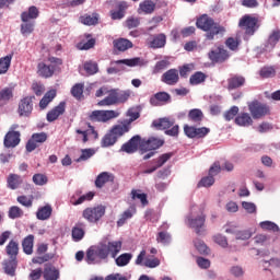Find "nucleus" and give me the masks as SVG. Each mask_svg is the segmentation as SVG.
I'll use <instances>...</instances> for the list:
<instances>
[{"label": "nucleus", "instance_id": "nucleus-34", "mask_svg": "<svg viewBox=\"0 0 280 280\" xmlns=\"http://www.w3.org/2000/svg\"><path fill=\"white\" fill-rule=\"evenodd\" d=\"M51 213H54V208H51V205H46L38 208L36 218L42 221L49 220V218H51Z\"/></svg>", "mask_w": 280, "mask_h": 280}, {"label": "nucleus", "instance_id": "nucleus-11", "mask_svg": "<svg viewBox=\"0 0 280 280\" xmlns=\"http://www.w3.org/2000/svg\"><path fill=\"white\" fill-rule=\"evenodd\" d=\"M248 110L253 119H261V117H266V115L270 114L268 105L260 103L259 101L248 103Z\"/></svg>", "mask_w": 280, "mask_h": 280}, {"label": "nucleus", "instance_id": "nucleus-32", "mask_svg": "<svg viewBox=\"0 0 280 280\" xmlns=\"http://www.w3.org/2000/svg\"><path fill=\"white\" fill-rule=\"evenodd\" d=\"M108 95L98 102V106H115L117 104V90L107 91Z\"/></svg>", "mask_w": 280, "mask_h": 280}, {"label": "nucleus", "instance_id": "nucleus-12", "mask_svg": "<svg viewBox=\"0 0 280 280\" xmlns=\"http://www.w3.org/2000/svg\"><path fill=\"white\" fill-rule=\"evenodd\" d=\"M165 140L156 137H150L148 140L143 139L140 143V152L141 154H145V152H152V150L163 148Z\"/></svg>", "mask_w": 280, "mask_h": 280}, {"label": "nucleus", "instance_id": "nucleus-42", "mask_svg": "<svg viewBox=\"0 0 280 280\" xmlns=\"http://www.w3.org/2000/svg\"><path fill=\"white\" fill-rule=\"evenodd\" d=\"M259 75L262 80H268V78H275L277 75V69L275 66H265L259 70Z\"/></svg>", "mask_w": 280, "mask_h": 280}, {"label": "nucleus", "instance_id": "nucleus-9", "mask_svg": "<svg viewBox=\"0 0 280 280\" xmlns=\"http://www.w3.org/2000/svg\"><path fill=\"white\" fill-rule=\"evenodd\" d=\"M188 226L190 229H194L195 233L198 235H202L205 231V222H207V215L202 211V209H199V214L197 217L188 215Z\"/></svg>", "mask_w": 280, "mask_h": 280}, {"label": "nucleus", "instance_id": "nucleus-13", "mask_svg": "<svg viewBox=\"0 0 280 280\" xmlns=\"http://www.w3.org/2000/svg\"><path fill=\"white\" fill-rule=\"evenodd\" d=\"M184 132L188 139H205V137L211 132V129L207 127L197 128L194 126L185 125Z\"/></svg>", "mask_w": 280, "mask_h": 280}, {"label": "nucleus", "instance_id": "nucleus-28", "mask_svg": "<svg viewBox=\"0 0 280 280\" xmlns=\"http://www.w3.org/2000/svg\"><path fill=\"white\" fill-rule=\"evenodd\" d=\"M19 266V260L16 258H9L4 260L3 268L5 275H9V277H14L16 275V268Z\"/></svg>", "mask_w": 280, "mask_h": 280}, {"label": "nucleus", "instance_id": "nucleus-6", "mask_svg": "<svg viewBox=\"0 0 280 280\" xmlns=\"http://www.w3.org/2000/svg\"><path fill=\"white\" fill-rule=\"evenodd\" d=\"M152 127L156 130H165V135L168 137H178L179 127L178 125H174V120H171L170 118L153 120Z\"/></svg>", "mask_w": 280, "mask_h": 280}, {"label": "nucleus", "instance_id": "nucleus-55", "mask_svg": "<svg viewBox=\"0 0 280 280\" xmlns=\"http://www.w3.org/2000/svg\"><path fill=\"white\" fill-rule=\"evenodd\" d=\"M10 220H16L23 218V210L19 206H13L9 209Z\"/></svg>", "mask_w": 280, "mask_h": 280}, {"label": "nucleus", "instance_id": "nucleus-8", "mask_svg": "<svg viewBox=\"0 0 280 280\" xmlns=\"http://www.w3.org/2000/svg\"><path fill=\"white\" fill-rule=\"evenodd\" d=\"M106 214V207L98 205L96 207H88L82 212V218L91 224H97L101 218Z\"/></svg>", "mask_w": 280, "mask_h": 280}, {"label": "nucleus", "instance_id": "nucleus-35", "mask_svg": "<svg viewBox=\"0 0 280 280\" xmlns=\"http://www.w3.org/2000/svg\"><path fill=\"white\" fill-rule=\"evenodd\" d=\"M5 253L10 259H16L19 257V243L11 240L5 246Z\"/></svg>", "mask_w": 280, "mask_h": 280}, {"label": "nucleus", "instance_id": "nucleus-30", "mask_svg": "<svg viewBox=\"0 0 280 280\" xmlns=\"http://www.w3.org/2000/svg\"><path fill=\"white\" fill-rule=\"evenodd\" d=\"M156 10V3L152 0H144L139 4L138 14H152Z\"/></svg>", "mask_w": 280, "mask_h": 280}, {"label": "nucleus", "instance_id": "nucleus-1", "mask_svg": "<svg viewBox=\"0 0 280 280\" xmlns=\"http://www.w3.org/2000/svg\"><path fill=\"white\" fill-rule=\"evenodd\" d=\"M121 241H112L98 243L97 245H92L85 253V261L89 265L102 264L106 261L108 256L112 259H117V255L121 253Z\"/></svg>", "mask_w": 280, "mask_h": 280}, {"label": "nucleus", "instance_id": "nucleus-51", "mask_svg": "<svg viewBox=\"0 0 280 280\" xmlns=\"http://www.w3.org/2000/svg\"><path fill=\"white\" fill-rule=\"evenodd\" d=\"M131 259H132V254H130V253L121 254L115 260L116 261V266H118L119 268H124V266H128V264H130Z\"/></svg>", "mask_w": 280, "mask_h": 280}, {"label": "nucleus", "instance_id": "nucleus-25", "mask_svg": "<svg viewBox=\"0 0 280 280\" xmlns=\"http://www.w3.org/2000/svg\"><path fill=\"white\" fill-rule=\"evenodd\" d=\"M246 84V78L242 75H233L230 79H228V90L229 91H235V89H241V86H244Z\"/></svg>", "mask_w": 280, "mask_h": 280}, {"label": "nucleus", "instance_id": "nucleus-58", "mask_svg": "<svg viewBox=\"0 0 280 280\" xmlns=\"http://www.w3.org/2000/svg\"><path fill=\"white\" fill-rule=\"evenodd\" d=\"M125 25L128 30H135V27L141 25V20L139 18L130 16L125 21Z\"/></svg>", "mask_w": 280, "mask_h": 280}, {"label": "nucleus", "instance_id": "nucleus-23", "mask_svg": "<svg viewBox=\"0 0 280 280\" xmlns=\"http://www.w3.org/2000/svg\"><path fill=\"white\" fill-rule=\"evenodd\" d=\"M127 117H129V119H125L121 122V127L127 131L130 132V126H132V121H137V119H139V117H141V114H139V112L135 108H130L127 112Z\"/></svg>", "mask_w": 280, "mask_h": 280}, {"label": "nucleus", "instance_id": "nucleus-54", "mask_svg": "<svg viewBox=\"0 0 280 280\" xmlns=\"http://www.w3.org/2000/svg\"><path fill=\"white\" fill-rule=\"evenodd\" d=\"M130 98V91L116 90V102L117 104H125Z\"/></svg>", "mask_w": 280, "mask_h": 280}, {"label": "nucleus", "instance_id": "nucleus-40", "mask_svg": "<svg viewBox=\"0 0 280 280\" xmlns=\"http://www.w3.org/2000/svg\"><path fill=\"white\" fill-rule=\"evenodd\" d=\"M22 248L25 255H32L34 253V235L30 234L23 240Z\"/></svg>", "mask_w": 280, "mask_h": 280}, {"label": "nucleus", "instance_id": "nucleus-41", "mask_svg": "<svg viewBox=\"0 0 280 280\" xmlns=\"http://www.w3.org/2000/svg\"><path fill=\"white\" fill-rule=\"evenodd\" d=\"M137 213V210L135 208H129L125 210L121 214L120 218L117 221V226H124L128 220L132 219V217Z\"/></svg>", "mask_w": 280, "mask_h": 280}, {"label": "nucleus", "instance_id": "nucleus-63", "mask_svg": "<svg viewBox=\"0 0 280 280\" xmlns=\"http://www.w3.org/2000/svg\"><path fill=\"white\" fill-rule=\"evenodd\" d=\"M147 222H152V224L159 222L160 215L154 210H148L144 214Z\"/></svg>", "mask_w": 280, "mask_h": 280}, {"label": "nucleus", "instance_id": "nucleus-26", "mask_svg": "<svg viewBox=\"0 0 280 280\" xmlns=\"http://www.w3.org/2000/svg\"><path fill=\"white\" fill-rule=\"evenodd\" d=\"M113 180H115V176L113 174L108 172H102L95 179V187L97 189H102L106 183H113Z\"/></svg>", "mask_w": 280, "mask_h": 280}, {"label": "nucleus", "instance_id": "nucleus-56", "mask_svg": "<svg viewBox=\"0 0 280 280\" xmlns=\"http://www.w3.org/2000/svg\"><path fill=\"white\" fill-rule=\"evenodd\" d=\"M156 242L158 244H164L165 246L172 242V235L167 232H159L156 235Z\"/></svg>", "mask_w": 280, "mask_h": 280}, {"label": "nucleus", "instance_id": "nucleus-43", "mask_svg": "<svg viewBox=\"0 0 280 280\" xmlns=\"http://www.w3.org/2000/svg\"><path fill=\"white\" fill-rule=\"evenodd\" d=\"M7 183H8L9 189H19V187L23 183V179L20 177V175L10 174L7 179Z\"/></svg>", "mask_w": 280, "mask_h": 280}, {"label": "nucleus", "instance_id": "nucleus-3", "mask_svg": "<svg viewBox=\"0 0 280 280\" xmlns=\"http://www.w3.org/2000/svg\"><path fill=\"white\" fill-rule=\"evenodd\" d=\"M40 11L35 5L28 8V11H24L21 13V28L20 32L23 36H30V34L34 33V21L37 16H39Z\"/></svg>", "mask_w": 280, "mask_h": 280}, {"label": "nucleus", "instance_id": "nucleus-22", "mask_svg": "<svg viewBox=\"0 0 280 280\" xmlns=\"http://www.w3.org/2000/svg\"><path fill=\"white\" fill-rule=\"evenodd\" d=\"M21 143V131H9L4 137V148H16Z\"/></svg>", "mask_w": 280, "mask_h": 280}, {"label": "nucleus", "instance_id": "nucleus-48", "mask_svg": "<svg viewBox=\"0 0 280 280\" xmlns=\"http://www.w3.org/2000/svg\"><path fill=\"white\" fill-rule=\"evenodd\" d=\"M71 95L75 100H82L84 97V83H75L71 89Z\"/></svg>", "mask_w": 280, "mask_h": 280}, {"label": "nucleus", "instance_id": "nucleus-17", "mask_svg": "<svg viewBox=\"0 0 280 280\" xmlns=\"http://www.w3.org/2000/svg\"><path fill=\"white\" fill-rule=\"evenodd\" d=\"M45 141H47V133H33L26 143V152H34V150H36L40 143H45Z\"/></svg>", "mask_w": 280, "mask_h": 280}, {"label": "nucleus", "instance_id": "nucleus-60", "mask_svg": "<svg viewBox=\"0 0 280 280\" xmlns=\"http://www.w3.org/2000/svg\"><path fill=\"white\" fill-rule=\"evenodd\" d=\"M93 154H95V151L93 149H83L81 151L80 158L77 159V163H80L82 161H89V159H91V156H93Z\"/></svg>", "mask_w": 280, "mask_h": 280}, {"label": "nucleus", "instance_id": "nucleus-38", "mask_svg": "<svg viewBox=\"0 0 280 280\" xmlns=\"http://www.w3.org/2000/svg\"><path fill=\"white\" fill-rule=\"evenodd\" d=\"M56 97V90H50L48 91L44 97L39 101V108L42 110H45V108H47V106H49V104H51V102H54Z\"/></svg>", "mask_w": 280, "mask_h": 280}, {"label": "nucleus", "instance_id": "nucleus-7", "mask_svg": "<svg viewBox=\"0 0 280 280\" xmlns=\"http://www.w3.org/2000/svg\"><path fill=\"white\" fill-rule=\"evenodd\" d=\"M238 27L244 30L247 36H254L255 32L259 30V18H255L250 14H245L238 21Z\"/></svg>", "mask_w": 280, "mask_h": 280}, {"label": "nucleus", "instance_id": "nucleus-20", "mask_svg": "<svg viewBox=\"0 0 280 280\" xmlns=\"http://www.w3.org/2000/svg\"><path fill=\"white\" fill-rule=\"evenodd\" d=\"M179 80L180 77L178 74V70L176 69H170L161 77V81L168 86H175V84H178Z\"/></svg>", "mask_w": 280, "mask_h": 280}, {"label": "nucleus", "instance_id": "nucleus-61", "mask_svg": "<svg viewBox=\"0 0 280 280\" xmlns=\"http://www.w3.org/2000/svg\"><path fill=\"white\" fill-rule=\"evenodd\" d=\"M170 67V61L168 60H160L155 63L153 68V73H161V71H165Z\"/></svg>", "mask_w": 280, "mask_h": 280}, {"label": "nucleus", "instance_id": "nucleus-16", "mask_svg": "<svg viewBox=\"0 0 280 280\" xmlns=\"http://www.w3.org/2000/svg\"><path fill=\"white\" fill-rule=\"evenodd\" d=\"M93 198H95V192L89 191L88 194L83 195L82 189H79L70 198V202L71 205H73V207H78V205H84V202H91Z\"/></svg>", "mask_w": 280, "mask_h": 280}, {"label": "nucleus", "instance_id": "nucleus-57", "mask_svg": "<svg viewBox=\"0 0 280 280\" xmlns=\"http://www.w3.org/2000/svg\"><path fill=\"white\" fill-rule=\"evenodd\" d=\"M195 248L200 253V255H209V253H211V249H209L207 244L200 240L195 241Z\"/></svg>", "mask_w": 280, "mask_h": 280}, {"label": "nucleus", "instance_id": "nucleus-4", "mask_svg": "<svg viewBox=\"0 0 280 280\" xmlns=\"http://www.w3.org/2000/svg\"><path fill=\"white\" fill-rule=\"evenodd\" d=\"M48 62H50V65H47L45 61L37 65V75H39V78H52L58 67L62 65V59L58 57H48Z\"/></svg>", "mask_w": 280, "mask_h": 280}, {"label": "nucleus", "instance_id": "nucleus-33", "mask_svg": "<svg viewBox=\"0 0 280 280\" xmlns=\"http://www.w3.org/2000/svg\"><path fill=\"white\" fill-rule=\"evenodd\" d=\"M236 126H242L243 128H248V126H253V117L248 113H241L235 118Z\"/></svg>", "mask_w": 280, "mask_h": 280}, {"label": "nucleus", "instance_id": "nucleus-19", "mask_svg": "<svg viewBox=\"0 0 280 280\" xmlns=\"http://www.w3.org/2000/svg\"><path fill=\"white\" fill-rule=\"evenodd\" d=\"M208 56L211 62H225V60H229V50L224 49L223 46H219L217 49L211 50Z\"/></svg>", "mask_w": 280, "mask_h": 280}, {"label": "nucleus", "instance_id": "nucleus-46", "mask_svg": "<svg viewBox=\"0 0 280 280\" xmlns=\"http://www.w3.org/2000/svg\"><path fill=\"white\" fill-rule=\"evenodd\" d=\"M188 119L194 124H200L205 119V114L200 109H191L188 113Z\"/></svg>", "mask_w": 280, "mask_h": 280}, {"label": "nucleus", "instance_id": "nucleus-52", "mask_svg": "<svg viewBox=\"0 0 280 280\" xmlns=\"http://www.w3.org/2000/svg\"><path fill=\"white\" fill-rule=\"evenodd\" d=\"M80 21L83 23V25H97L100 19L97 18V14H85L80 18Z\"/></svg>", "mask_w": 280, "mask_h": 280}, {"label": "nucleus", "instance_id": "nucleus-27", "mask_svg": "<svg viewBox=\"0 0 280 280\" xmlns=\"http://www.w3.org/2000/svg\"><path fill=\"white\" fill-rule=\"evenodd\" d=\"M114 65H126L127 67H144L145 59L141 57H136L131 59H120L113 61Z\"/></svg>", "mask_w": 280, "mask_h": 280}, {"label": "nucleus", "instance_id": "nucleus-15", "mask_svg": "<svg viewBox=\"0 0 280 280\" xmlns=\"http://www.w3.org/2000/svg\"><path fill=\"white\" fill-rule=\"evenodd\" d=\"M141 136L136 135L129 141L121 145L120 152H126V154H135V152L141 150Z\"/></svg>", "mask_w": 280, "mask_h": 280}, {"label": "nucleus", "instance_id": "nucleus-2", "mask_svg": "<svg viewBox=\"0 0 280 280\" xmlns=\"http://www.w3.org/2000/svg\"><path fill=\"white\" fill-rule=\"evenodd\" d=\"M196 27L206 33V40H215V36H224L226 33V27L215 22L209 14H202L197 18Z\"/></svg>", "mask_w": 280, "mask_h": 280}, {"label": "nucleus", "instance_id": "nucleus-21", "mask_svg": "<svg viewBox=\"0 0 280 280\" xmlns=\"http://www.w3.org/2000/svg\"><path fill=\"white\" fill-rule=\"evenodd\" d=\"M67 108V104L65 102H61L58 104V106L50 109L47 115L46 119L49 124L56 121L60 115H65V110Z\"/></svg>", "mask_w": 280, "mask_h": 280}, {"label": "nucleus", "instance_id": "nucleus-29", "mask_svg": "<svg viewBox=\"0 0 280 280\" xmlns=\"http://www.w3.org/2000/svg\"><path fill=\"white\" fill-rule=\"evenodd\" d=\"M113 45L114 48L117 49V51H128V49H132V47H135L130 39L127 38L114 39Z\"/></svg>", "mask_w": 280, "mask_h": 280}, {"label": "nucleus", "instance_id": "nucleus-59", "mask_svg": "<svg viewBox=\"0 0 280 280\" xmlns=\"http://www.w3.org/2000/svg\"><path fill=\"white\" fill-rule=\"evenodd\" d=\"M119 117V112L116 110H103V124H106V121H110V119H117Z\"/></svg>", "mask_w": 280, "mask_h": 280}, {"label": "nucleus", "instance_id": "nucleus-62", "mask_svg": "<svg viewBox=\"0 0 280 280\" xmlns=\"http://www.w3.org/2000/svg\"><path fill=\"white\" fill-rule=\"evenodd\" d=\"M48 180H49V179L47 178V175H45V174L38 173V174H35V175L33 176V183L36 184V185H39L40 187H42L43 185H47V182H48Z\"/></svg>", "mask_w": 280, "mask_h": 280}, {"label": "nucleus", "instance_id": "nucleus-50", "mask_svg": "<svg viewBox=\"0 0 280 280\" xmlns=\"http://www.w3.org/2000/svg\"><path fill=\"white\" fill-rule=\"evenodd\" d=\"M260 229L262 231H271L272 233H280L279 225L272 221H262L259 223Z\"/></svg>", "mask_w": 280, "mask_h": 280}, {"label": "nucleus", "instance_id": "nucleus-45", "mask_svg": "<svg viewBox=\"0 0 280 280\" xmlns=\"http://www.w3.org/2000/svg\"><path fill=\"white\" fill-rule=\"evenodd\" d=\"M80 226H84V223H78L74 228H72L73 242H81V240L84 238V229Z\"/></svg>", "mask_w": 280, "mask_h": 280}, {"label": "nucleus", "instance_id": "nucleus-10", "mask_svg": "<svg viewBox=\"0 0 280 280\" xmlns=\"http://www.w3.org/2000/svg\"><path fill=\"white\" fill-rule=\"evenodd\" d=\"M130 8V4L128 1L119 0L114 3V9L109 11V16L112 21H121V19L126 18V12H128V9Z\"/></svg>", "mask_w": 280, "mask_h": 280}, {"label": "nucleus", "instance_id": "nucleus-49", "mask_svg": "<svg viewBox=\"0 0 280 280\" xmlns=\"http://www.w3.org/2000/svg\"><path fill=\"white\" fill-rule=\"evenodd\" d=\"M172 156H174V152L163 153L158 159L153 160V163H155V167L159 170L160 167H163Z\"/></svg>", "mask_w": 280, "mask_h": 280}, {"label": "nucleus", "instance_id": "nucleus-14", "mask_svg": "<svg viewBox=\"0 0 280 280\" xmlns=\"http://www.w3.org/2000/svg\"><path fill=\"white\" fill-rule=\"evenodd\" d=\"M34 110V96H26L19 102L18 115L30 117Z\"/></svg>", "mask_w": 280, "mask_h": 280}, {"label": "nucleus", "instance_id": "nucleus-24", "mask_svg": "<svg viewBox=\"0 0 280 280\" xmlns=\"http://www.w3.org/2000/svg\"><path fill=\"white\" fill-rule=\"evenodd\" d=\"M45 280H58L60 279V270L51 264H46L43 271Z\"/></svg>", "mask_w": 280, "mask_h": 280}, {"label": "nucleus", "instance_id": "nucleus-37", "mask_svg": "<svg viewBox=\"0 0 280 280\" xmlns=\"http://www.w3.org/2000/svg\"><path fill=\"white\" fill-rule=\"evenodd\" d=\"M14 55L10 54L0 58V75H5L10 71L12 65V58Z\"/></svg>", "mask_w": 280, "mask_h": 280}, {"label": "nucleus", "instance_id": "nucleus-64", "mask_svg": "<svg viewBox=\"0 0 280 280\" xmlns=\"http://www.w3.org/2000/svg\"><path fill=\"white\" fill-rule=\"evenodd\" d=\"M215 183V178L212 175L206 176L200 179L198 187H211Z\"/></svg>", "mask_w": 280, "mask_h": 280}, {"label": "nucleus", "instance_id": "nucleus-5", "mask_svg": "<svg viewBox=\"0 0 280 280\" xmlns=\"http://www.w3.org/2000/svg\"><path fill=\"white\" fill-rule=\"evenodd\" d=\"M126 129L122 128L121 125H115L109 132H107L101 141L102 148H110L117 143L118 139H121L126 135Z\"/></svg>", "mask_w": 280, "mask_h": 280}, {"label": "nucleus", "instance_id": "nucleus-47", "mask_svg": "<svg viewBox=\"0 0 280 280\" xmlns=\"http://www.w3.org/2000/svg\"><path fill=\"white\" fill-rule=\"evenodd\" d=\"M279 40H280V30H273L268 37L267 47H271V49H275Z\"/></svg>", "mask_w": 280, "mask_h": 280}, {"label": "nucleus", "instance_id": "nucleus-44", "mask_svg": "<svg viewBox=\"0 0 280 280\" xmlns=\"http://www.w3.org/2000/svg\"><path fill=\"white\" fill-rule=\"evenodd\" d=\"M207 80V74L201 71L195 72L190 75L189 82L192 86H198V84H202Z\"/></svg>", "mask_w": 280, "mask_h": 280}, {"label": "nucleus", "instance_id": "nucleus-39", "mask_svg": "<svg viewBox=\"0 0 280 280\" xmlns=\"http://www.w3.org/2000/svg\"><path fill=\"white\" fill-rule=\"evenodd\" d=\"M167 43V37L165 34H159L153 37V39L150 43V47L152 49H161V47H165V44Z\"/></svg>", "mask_w": 280, "mask_h": 280}, {"label": "nucleus", "instance_id": "nucleus-31", "mask_svg": "<svg viewBox=\"0 0 280 280\" xmlns=\"http://www.w3.org/2000/svg\"><path fill=\"white\" fill-rule=\"evenodd\" d=\"M84 37L86 38V42L82 40L77 44V47L80 49V51H89V49H93V47H95L96 42L91 34H85Z\"/></svg>", "mask_w": 280, "mask_h": 280}, {"label": "nucleus", "instance_id": "nucleus-18", "mask_svg": "<svg viewBox=\"0 0 280 280\" xmlns=\"http://www.w3.org/2000/svg\"><path fill=\"white\" fill-rule=\"evenodd\" d=\"M151 106H165L172 102V95L167 92H158L150 97Z\"/></svg>", "mask_w": 280, "mask_h": 280}, {"label": "nucleus", "instance_id": "nucleus-53", "mask_svg": "<svg viewBox=\"0 0 280 280\" xmlns=\"http://www.w3.org/2000/svg\"><path fill=\"white\" fill-rule=\"evenodd\" d=\"M84 70L89 75H95L97 71H100V68L97 67V62L95 61H86L83 66Z\"/></svg>", "mask_w": 280, "mask_h": 280}, {"label": "nucleus", "instance_id": "nucleus-36", "mask_svg": "<svg viewBox=\"0 0 280 280\" xmlns=\"http://www.w3.org/2000/svg\"><path fill=\"white\" fill-rule=\"evenodd\" d=\"M14 97V90L12 88H3L0 90V106H5Z\"/></svg>", "mask_w": 280, "mask_h": 280}]
</instances>
